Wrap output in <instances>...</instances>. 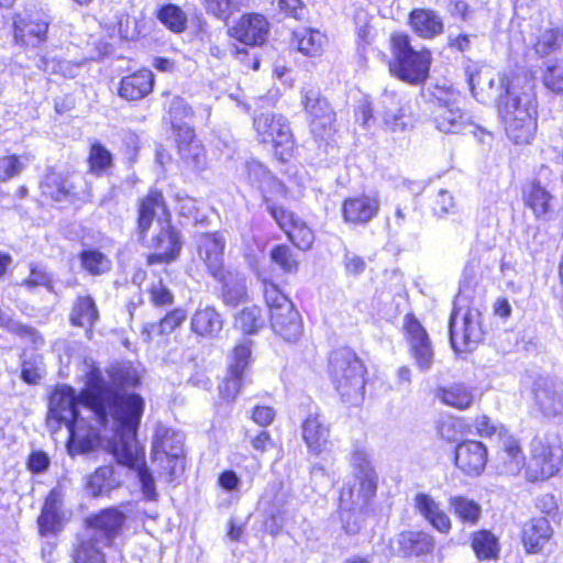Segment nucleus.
<instances>
[{
    "label": "nucleus",
    "instance_id": "10",
    "mask_svg": "<svg viewBox=\"0 0 563 563\" xmlns=\"http://www.w3.org/2000/svg\"><path fill=\"white\" fill-rule=\"evenodd\" d=\"M258 144L269 147L282 163L289 162L296 151V137L289 120L282 113L261 112L252 120Z\"/></svg>",
    "mask_w": 563,
    "mask_h": 563
},
{
    "label": "nucleus",
    "instance_id": "59",
    "mask_svg": "<svg viewBox=\"0 0 563 563\" xmlns=\"http://www.w3.org/2000/svg\"><path fill=\"white\" fill-rule=\"evenodd\" d=\"M243 376L244 374L228 369V373L219 387V394L223 401L231 402L238 397L242 389Z\"/></svg>",
    "mask_w": 563,
    "mask_h": 563
},
{
    "label": "nucleus",
    "instance_id": "28",
    "mask_svg": "<svg viewBox=\"0 0 563 563\" xmlns=\"http://www.w3.org/2000/svg\"><path fill=\"white\" fill-rule=\"evenodd\" d=\"M63 503L62 487H53L44 498L41 514L36 523L38 533L43 537L56 534L63 530V515L60 506Z\"/></svg>",
    "mask_w": 563,
    "mask_h": 563
},
{
    "label": "nucleus",
    "instance_id": "64",
    "mask_svg": "<svg viewBox=\"0 0 563 563\" xmlns=\"http://www.w3.org/2000/svg\"><path fill=\"white\" fill-rule=\"evenodd\" d=\"M276 418V411L272 406L256 405L252 408L250 419L258 427L265 429L271 426Z\"/></svg>",
    "mask_w": 563,
    "mask_h": 563
},
{
    "label": "nucleus",
    "instance_id": "15",
    "mask_svg": "<svg viewBox=\"0 0 563 563\" xmlns=\"http://www.w3.org/2000/svg\"><path fill=\"white\" fill-rule=\"evenodd\" d=\"M172 223V210L166 195L158 187H150L134 203V235L136 241L146 240L156 222Z\"/></svg>",
    "mask_w": 563,
    "mask_h": 563
},
{
    "label": "nucleus",
    "instance_id": "23",
    "mask_svg": "<svg viewBox=\"0 0 563 563\" xmlns=\"http://www.w3.org/2000/svg\"><path fill=\"white\" fill-rule=\"evenodd\" d=\"M397 554L424 561L435 553V538L424 529H408L396 534Z\"/></svg>",
    "mask_w": 563,
    "mask_h": 563
},
{
    "label": "nucleus",
    "instance_id": "31",
    "mask_svg": "<svg viewBox=\"0 0 563 563\" xmlns=\"http://www.w3.org/2000/svg\"><path fill=\"white\" fill-rule=\"evenodd\" d=\"M213 278L220 284V298L225 306L235 308L249 300L246 278L240 272L229 268Z\"/></svg>",
    "mask_w": 563,
    "mask_h": 563
},
{
    "label": "nucleus",
    "instance_id": "13",
    "mask_svg": "<svg viewBox=\"0 0 563 563\" xmlns=\"http://www.w3.org/2000/svg\"><path fill=\"white\" fill-rule=\"evenodd\" d=\"M482 312L475 307L463 310L454 306L449 318V336L452 349L461 353L474 351L485 339Z\"/></svg>",
    "mask_w": 563,
    "mask_h": 563
},
{
    "label": "nucleus",
    "instance_id": "46",
    "mask_svg": "<svg viewBox=\"0 0 563 563\" xmlns=\"http://www.w3.org/2000/svg\"><path fill=\"white\" fill-rule=\"evenodd\" d=\"M88 173L92 176H103L111 173L114 166L113 154L99 141L90 143L86 157Z\"/></svg>",
    "mask_w": 563,
    "mask_h": 563
},
{
    "label": "nucleus",
    "instance_id": "33",
    "mask_svg": "<svg viewBox=\"0 0 563 563\" xmlns=\"http://www.w3.org/2000/svg\"><path fill=\"white\" fill-rule=\"evenodd\" d=\"M301 429L308 451L316 456L320 455L329 443L330 424L319 412H314L303 419Z\"/></svg>",
    "mask_w": 563,
    "mask_h": 563
},
{
    "label": "nucleus",
    "instance_id": "11",
    "mask_svg": "<svg viewBox=\"0 0 563 563\" xmlns=\"http://www.w3.org/2000/svg\"><path fill=\"white\" fill-rule=\"evenodd\" d=\"M108 450L118 464L136 472L145 499L156 500L155 483L146 465L145 451L137 443V433L115 432L108 443Z\"/></svg>",
    "mask_w": 563,
    "mask_h": 563
},
{
    "label": "nucleus",
    "instance_id": "9",
    "mask_svg": "<svg viewBox=\"0 0 563 563\" xmlns=\"http://www.w3.org/2000/svg\"><path fill=\"white\" fill-rule=\"evenodd\" d=\"M264 302L273 332L287 343L303 335V321L290 298L269 278L261 280Z\"/></svg>",
    "mask_w": 563,
    "mask_h": 563
},
{
    "label": "nucleus",
    "instance_id": "12",
    "mask_svg": "<svg viewBox=\"0 0 563 563\" xmlns=\"http://www.w3.org/2000/svg\"><path fill=\"white\" fill-rule=\"evenodd\" d=\"M80 391L69 385H56L48 396V417L57 423H64L68 430L67 445L69 450L80 440V431L85 429V419L78 410Z\"/></svg>",
    "mask_w": 563,
    "mask_h": 563
},
{
    "label": "nucleus",
    "instance_id": "54",
    "mask_svg": "<svg viewBox=\"0 0 563 563\" xmlns=\"http://www.w3.org/2000/svg\"><path fill=\"white\" fill-rule=\"evenodd\" d=\"M111 387L124 391L125 388H135L141 384V376L137 371L126 364H119L111 368L109 373Z\"/></svg>",
    "mask_w": 563,
    "mask_h": 563
},
{
    "label": "nucleus",
    "instance_id": "17",
    "mask_svg": "<svg viewBox=\"0 0 563 563\" xmlns=\"http://www.w3.org/2000/svg\"><path fill=\"white\" fill-rule=\"evenodd\" d=\"M301 106L308 117V128L317 142H327L338 131L336 112L330 101L318 91L307 90L302 95Z\"/></svg>",
    "mask_w": 563,
    "mask_h": 563
},
{
    "label": "nucleus",
    "instance_id": "42",
    "mask_svg": "<svg viewBox=\"0 0 563 563\" xmlns=\"http://www.w3.org/2000/svg\"><path fill=\"white\" fill-rule=\"evenodd\" d=\"M415 507L424 520L438 532L449 534L452 529L450 516L426 493L415 496Z\"/></svg>",
    "mask_w": 563,
    "mask_h": 563
},
{
    "label": "nucleus",
    "instance_id": "53",
    "mask_svg": "<svg viewBox=\"0 0 563 563\" xmlns=\"http://www.w3.org/2000/svg\"><path fill=\"white\" fill-rule=\"evenodd\" d=\"M501 440L500 452L503 454V464L505 466L516 464L517 468L527 460L525 459L523 449L520 440L508 434L506 430L499 433Z\"/></svg>",
    "mask_w": 563,
    "mask_h": 563
},
{
    "label": "nucleus",
    "instance_id": "49",
    "mask_svg": "<svg viewBox=\"0 0 563 563\" xmlns=\"http://www.w3.org/2000/svg\"><path fill=\"white\" fill-rule=\"evenodd\" d=\"M449 505L462 523L473 527L479 522L482 507L475 500L463 495H456L449 499Z\"/></svg>",
    "mask_w": 563,
    "mask_h": 563
},
{
    "label": "nucleus",
    "instance_id": "19",
    "mask_svg": "<svg viewBox=\"0 0 563 563\" xmlns=\"http://www.w3.org/2000/svg\"><path fill=\"white\" fill-rule=\"evenodd\" d=\"M230 38L247 47H262L269 38L271 22L261 12H243L228 27Z\"/></svg>",
    "mask_w": 563,
    "mask_h": 563
},
{
    "label": "nucleus",
    "instance_id": "36",
    "mask_svg": "<svg viewBox=\"0 0 563 563\" xmlns=\"http://www.w3.org/2000/svg\"><path fill=\"white\" fill-rule=\"evenodd\" d=\"M531 49L540 59L563 51V26L551 23L549 26H538L531 42Z\"/></svg>",
    "mask_w": 563,
    "mask_h": 563
},
{
    "label": "nucleus",
    "instance_id": "7",
    "mask_svg": "<svg viewBox=\"0 0 563 563\" xmlns=\"http://www.w3.org/2000/svg\"><path fill=\"white\" fill-rule=\"evenodd\" d=\"M288 194L289 190L286 185L276 178H273L262 189V197L267 212L285 233L291 245L299 251L306 252L312 247L316 234L306 220L280 205V202L287 199Z\"/></svg>",
    "mask_w": 563,
    "mask_h": 563
},
{
    "label": "nucleus",
    "instance_id": "30",
    "mask_svg": "<svg viewBox=\"0 0 563 563\" xmlns=\"http://www.w3.org/2000/svg\"><path fill=\"white\" fill-rule=\"evenodd\" d=\"M224 325L221 312L212 305L195 309L190 317V331L199 339L213 340Z\"/></svg>",
    "mask_w": 563,
    "mask_h": 563
},
{
    "label": "nucleus",
    "instance_id": "24",
    "mask_svg": "<svg viewBox=\"0 0 563 563\" xmlns=\"http://www.w3.org/2000/svg\"><path fill=\"white\" fill-rule=\"evenodd\" d=\"M352 462L355 470L354 478L357 485V497L364 505H368L377 495L378 474L364 450H354L352 452Z\"/></svg>",
    "mask_w": 563,
    "mask_h": 563
},
{
    "label": "nucleus",
    "instance_id": "60",
    "mask_svg": "<svg viewBox=\"0 0 563 563\" xmlns=\"http://www.w3.org/2000/svg\"><path fill=\"white\" fill-rule=\"evenodd\" d=\"M408 346L417 366L422 371L429 369L434 357L431 340L415 342L408 344Z\"/></svg>",
    "mask_w": 563,
    "mask_h": 563
},
{
    "label": "nucleus",
    "instance_id": "35",
    "mask_svg": "<svg viewBox=\"0 0 563 563\" xmlns=\"http://www.w3.org/2000/svg\"><path fill=\"white\" fill-rule=\"evenodd\" d=\"M42 196L53 202L70 201L77 198V187L65 174L48 170L40 184Z\"/></svg>",
    "mask_w": 563,
    "mask_h": 563
},
{
    "label": "nucleus",
    "instance_id": "39",
    "mask_svg": "<svg viewBox=\"0 0 563 563\" xmlns=\"http://www.w3.org/2000/svg\"><path fill=\"white\" fill-rule=\"evenodd\" d=\"M434 398L443 406L459 411L470 409L475 400L473 388L462 382L438 386L434 389Z\"/></svg>",
    "mask_w": 563,
    "mask_h": 563
},
{
    "label": "nucleus",
    "instance_id": "4",
    "mask_svg": "<svg viewBox=\"0 0 563 563\" xmlns=\"http://www.w3.org/2000/svg\"><path fill=\"white\" fill-rule=\"evenodd\" d=\"M168 115L181 174L188 178L200 177L209 167V158L195 128L183 122L194 117L191 106L184 98L175 97L169 104Z\"/></svg>",
    "mask_w": 563,
    "mask_h": 563
},
{
    "label": "nucleus",
    "instance_id": "58",
    "mask_svg": "<svg viewBox=\"0 0 563 563\" xmlns=\"http://www.w3.org/2000/svg\"><path fill=\"white\" fill-rule=\"evenodd\" d=\"M402 331L408 344L430 339L427 330L412 312H408L405 314L402 322Z\"/></svg>",
    "mask_w": 563,
    "mask_h": 563
},
{
    "label": "nucleus",
    "instance_id": "51",
    "mask_svg": "<svg viewBox=\"0 0 563 563\" xmlns=\"http://www.w3.org/2000/svg\"><path fill=\"white\" fill-rule=\"evenodd\" d=\"M156 19L170 32L183 33L188 25L186 12L174 3L162 4L156 11Z\"/></svg>",
    "mask_w": 563,
    "mask_h": 563
},
{
    "label": "nucleus",
    "instance_id": "32",
    "mask_svg": "<svg viewBox=\"0 0 563 563\" xmlns=\"http://www.w3.org/2000/svg\"><path fill=\"white\" fill-rule=\"evenodd\" d=\"M99 319L100 312L95 298L91 295H78L68 314L70 325L85 329L86 336L91 339Z\"/></svg>",
    "mask_w": 563,
    "mask_h": 563
},
{
    "label": "nucleus",
    "instance_id": "47",
    "mask_svg": "<svg viewBox=\"0 0 563 563\" xmlns=\"http://www.w3.org/2000/svg\"><path fill=\"white\" fill-rule=\"evenodd\" d=\"M269 262L284 275H296L301 261L292 247L286 243L274 244L268 253Z\"/></svg>",
    "mask_w": 563,
    "mask_h": 563
},
{
    "label": "nucleus",
    "instance_id": "52",
    "mask_svg": "<svg viewBox=\"0 0 563 563\" xmlns=\"http://www.w3.org/2000/svg\"><path fill=\"white\" fill-rule=\"evenodd\" d=\"M206 13L217 20L227 22L240 12L246 0H200Z\"/></svg>",
    "mask_w": 563,
    "mask_h": 563
},
{
    "label": "nucleus",
    "instance_id": "43",
    "mask_svg": "<svg viewBox=\"0 0 563 563\" xmlns=\"http://www.w3.org/2000/svg\"><path fill=\"white\" fill-rule=\"evenodd\" d=\"M470 547L475 558L481 562L494 561L499 558V539L488 529L473 531L470 536Z\"/></svg>",
    "mask_w": 563,
    "mask_h": 563
},
{
    "label": "nucleus",
    "instance_id": "26",
    "mask_svg": "<svg viewBox=\"0 0 563 563\" xmlns=\"http://www.w3.org/2000/svg\"><path fill=\"white\" fill-rule=\"evenodd\" d=\"M487 448L476 440H464L455 448L454 463L466 476H478L487 464Z\"/></svg>",
    "mask_w": 563,
    "mask_h": 563
},
{
    "label": "nucleus",
    "instance_id": "1",
    "mask_svg": "<svg viewBox=\"0 0 563 563\" xmlns=\"http://www.w3.org/2000/svg\"><path fill=\"white\" fill-rule=\"evenodd\" d=\"M80 404L89 409L101 429L112 423L115 432H139L145 411V400L137 393L118 390L109 385L99 367L92 366L80 389Z\"/></svg>",
    "mask_w": 563,
    "mask_h": 563
},
{
    "label": "nucleus",
    "instance_id": "25",
    "mask_svg": "<svg viewBox=\"0 0 563 563\" xmlns=\"http://www.w3.org/2000/svg\"><path fill=\"white\" fill-rule=\"evenodd\" d=\"M155 75L147 67H140L123 75L118 84V96L128 101L143 100L154 91Z\"/></svg>",
    "mask_w": 563,
    "mask_h": 563
},
{
    "label": "nucleus",
    "instance_id": "21",
    "mask_svg": "<svg viewBox=\"0 0 563 563\" xmlns=\"http://www.w3.org/2000/svg\"><path fill=\"white\" fill-rule=\"evenodd\" d=\"M380 211L377 191H363L345 197L341 202V216L344 223L352 227H365L376 219Z\"/></svg>",
    "mask_w": 563,
    "mask_h": 563
},
{
    "label": "nucleus",
    "instance_id": "18",
    "mask_svg": "<svg viewBox=\"0 0 563 563\" xmlns=\"http://www.w3.org/2000/svg\"><path fill=\"white\" fill-rule=\"evenodd\" d=\"M49 16L43 11L14 13L12 15V37L15 45L35 48L48 40Z\"/></svg>",
    "mask_w": 563,
    "mask_h": 563
},
{
    "label": "nucleus",
    "instance_id": "38",
    "mask_svg": "<svg viewBox=\"0 0 563 563\" xmlns=\"http://www.w3.org/2000/svg\"><path fill=\"white\" fill-rule=\"evenodd\" d=\"M408 25L420 38L431 40L443 33L444 24L432 9L415 8L408 14Z\"/></svg>",
    "mask_w": 563,
    "mask_h": 563
},
{
    "label": "nucleus",
    "instance_id": "50",
    "mask_svg": "<svg viewBox=\"0 0 563 563\" xmlns=\"http://www.w3.org/2000/svg\"><path fill=\"white\" fill-rule=\"evenodd\" d=\"M538 410L544 418L551 419L563 416V397L549 387H539L534 391Z\"/></svg>",
    "mask_w": 563,
    "mask_h": 563
},
{
    "label": "nucleus",
    "instance_id": "6",
    "mask_svg": "<svg viewBox=\"0 0 563 563\" xmlns=\"http://www.w3.org/2000/svg\"><path fill=\"white\" fill-rule=\"evenodd\" d=\"M390 58L386 65L391 77L410 86H422L430 77L432 53L428 47L415 48L411 36L401 30L389 34Z\"/></svg>",
    "mask_w": 563,
    "mask_h": 563
},
{
    "label": "nucleus",
    "instance_id": "3",
    "mask_svg": "<svg viewBox=\"0 0 563 563\" xmlns=\"http://www.w3.org/2000/svg\"><path fill=\"white\" fill-rule=\"evenodd\" d=\"M128 515L118 506L91 512L84 519L85 529L92 536H80L73 545L70 563H108L103 548L115 547L126 528Z\"/></svg>",
    "mask_w": 563,
    "mask_h": 563
},
{
    "label": "nucleus",
    "instance_id": "63",
    "mask_svg": "<svg viewBox=\"0 0 563 563\" xmlns=\"http://www.w3.org/2000/svg\"><path fill=\"white\" fill-rule=\"evenodd\" d=\"M0 161L4 163V166L0 167V180L3 183L16 177L23 169V163L18 154L5 155Z\"/></svg>",
    "mask_w": 563,
    "mask_h": 563
},
{
    "label": "nucleus",
    "instance_id": "41",
    "mask_svg": "<svg viewBox=\"0 0 563 563\" xmlns=\"http://www.w3.org/2000/svg\"><path fill=\"white\" fill-rule=\"evenodd\" d=\"M415 507L424 520L438 532L449 534L452 529L450 516L426 493L415 496Z\"/></svg>",
    "mask_w": 563,
    "mask_h": 563
},
{
    "label": "nucleus",
    "instance_id": "44",
    "mask_svg": "<svg viewBox=\"0 0 563 563\" xmlns=\"http://www.w3.org/2000/svg\"><path fill=\"white\" fill-rule=\"evenodd\" d=\"M290 41L302 55L318 57L323 53L325 36L316 29L303 27L292 31Z\"/></svg>",
    "mask_w": 563,
    "mask_h": 563
},
{
    "label": "nucleus",
    "instance_id": "27",
    "mask_svg": "<svg viewBox=\"0 0 563 563\" xmlns=\"http://www.w3.org/2000/svg\"><path fill=\"white\" fill-rule=\"evenodd\" d=\"M224 250L225 241L219 232H206L201 235L197 245L198 256L212 277L229 269L224 263Z\"/></svg>",
    "mask_w": 563,
    "mask_h": 563
},
{
    "label": "nucleus",
    "instance_id": "48",
    "mask_svg": "<svg viewBox=\"0 0 563 563\" xmlns=\"http://www.w3.org/2000/svg\"><path fill=\"white\" fill-rule=\"evenodd\" d=\"M80 267L90 276H101L112 268V261L108 254L98 247H85L78 253Z\"/></svg>",
    "mask_w": 563,
    "mask_h": 563
},
{
    "label": "nucleus",
    "instance_id": "16",
    "mask_svg": "<svg viewBox=\"0 0 563 563\" xmlns=\"http://www.w3.org/2000/svg\"><path fill=\"white\" fill-rule=\"evenodd\" d=\"M460 92L435 85L430 93V110L434 126L444 133H459L466 125V118L459 106Z\"/></svg>",
    "mask_w": 563,
    "mask_h": 563
},
{
    "label": "nucleus",
    "instance_id": "34",
    "mask_svg": "<svg viewBox=\"0 0 563 563\" xmlns=\"http://www.w3.org/2000/svg\"><path fill=\"white\" fill-rule=\"evenodd\" d=\"M122 481L113 464H104L96 467L87 475L84 488L93 498L110 495L120 488Z\"/></svg>",
    "mask_w": 563,
    "mask_h": 563
},
{
    "label": "nucleus",
    "instance_id": "29",
    "mask_svg": "<svg viewBox=\"0 0 563 563\" xmlns=\"http://www.w3.org/2000/svg\"><path fill=\"white\" fill-rule=\"evenodd\" d=\"M521 198L536 219H545L553 211L554 197L540 179L527 181L522 186Z\"/></svg>",
    "mask_w": 563,
    "mask_h": 563
},
{
    "label": "nucleus",
    "instance_id": "2",
    "mask_svg": "<svg viewBox=\"0 0 563 563\" xmlns=\"http://www.w3.org/2000/svg\"><path fill=\"white\" fill-rule=\"evenodd\" d=\"M503 95L498 112L506 135L516 145L529 144L538 128V92L534 74L516 67L499 74Z\"/></svg>",
    "mask_w": 563,
    "mask_h": 563
},
{
    "label": "nucleus",
    "instance_id": "40",
    "mask_svg": "<svg viewBox=\"0 0 563 563\" xmlns=\"http://www.w3.org/2000/svg\"><path fill=\"white\" fill-rule=\"evenodd\" d=\"M415 507L424 520L438 532L449 534L452 529L450 516L426 493L415 496Z\"/></svg>",
    "mask_w": 563,
    "mask_h": 563
},
{
    "label": "nucleus",
    "instance_id": "22",
    "mask_svg": "<svg viewBox=\"0 0 563 563\" xmlns=\"http://www.w3.org/2000/svg\"><path fill=\"white\" fill-rule=\"evenodd\" d=\"M187 318L184 307H174L158 320L147 322L141 328L142 340L156 346H166L170 342V335L183 328Z\"/></svg>",
    "mask_w": 563,
    "mask_h": 563
},
{
    "label": "nucleus",
    "instance_id": "45",
    "mask_svg": "<svg viewBox=\"0 0 563 563\" xmlns=\"http://www.w3.org/2000/svg\"><path fill=\"white\" fill-rule=\"evenodd\" d=\"M233 328L243 335H255L265 328L263 309L258 305L243 307L233 317Z\"/></svg>",
    "mask_w": 563,
    "mask_h": 563
},
{
    "label": "nucleus",
    "instance_id": "56",
    "mask_svg": "<svg viewBox=\"0 0 563 563\" xmlns=\"http://www.w3.org/2000/svg\"><path fill=\"white\" fill-rule=\"evenodd\" d=\"M252 344L250 339H242L231 350V361L228 369L244 374L252 360Z\"/></svg>",
    "mask_w": 563,
    "mask_h": 563
},
{
    "label": "nucleus",
    "instance_id": "5",
    "mask_svg": "<svg viewBox=\"0 0 563 563\" xmlns=\"http://www.w3.org/2000/svg\"><path fill=\"white\" fill-rule=\"evenodd\" d=\"M327 371L343 404L347 407H361L364 404L368 371L352 347L333 349L328 355Z\"/></svg>",
    "mask_w": 563,
    "mask_h": 563
},
{
    "label": "nucleus",
    "instance_id": "62",
    "mask_svg": "<svg viewBox=\"0 0 563 563\" xmlns=\"http://www.w3.org/2000/svg\"><path fill=\"white\" fill-rule=\"evenodd\" d=\"M277 3L278 12L285 18L295 19L300 21L308 12L307 5L303 0H275Z\"/></svg>",
    "mask_w": 563,
    "mask_h": 563
},
{
    "label": "nucleus",
    "instance_id": "37",
    "mask_svg": "<svg viewBox=\"0 0 563 563\" xmlns=\"http://www.w3.org/2000/svg\"><path fill=\"white\" fill-rule=\"evenodd\" d=\"M552 536L553 529L547 518H532L521 532V543L526 553L538 554L551 541Z\"/></svg>",
    "mask_w": 563,
    "mask_h": 563
},
{
    "label": "nucleus",
    "instance_id": "55",
    "mask_svg": "<svg viewBox=\"0 0 563 563\" xmlns=\"http://www.w3.org/2000/svg\"><path fill=\"white\" fill-rule=\"evenodd\" d=\"M541 82L545 89L555 95H563V60L556 59L545 64L541 71Z\"/></svg>",
    "mask_w": 563,
    "mask_h": 563
},
{
    "label": "nucleus",
    "instance_id": "20",
    "mask_svg": "<svg viewBox=\"0 0 563 563\" xmlns=\"http://www.w3.org/2000/svg\"><path fill=\"white\" fill-rule=\"evenodd\" d=\"M153 460L166 462L167 478L174 481L177 472L185 468L183 437L170 429L156 432L153 441Z\"/></svg>",
    "mask_w": 563,
    "mask_h": 563
},
{
    "label": "nucleus",
    "instance_id": "14",
    "mask_svg": "<svg viewBox=\"0 0 563 563\" xmlns=\"http://www.w3.org/2000/svg\"><path fill=\"white\" fill-rule=\"evenodd\" d=\"M137 243L147 251L144 262L148 267L166 268L179 260L184 246L181 232L173 222L161 224L154 234L148 233L146 240Z\"/></svg>",
    "mask_w": 563,
    "mask_h": 563
},
{
    "label": "nucleus",
    "instance_id": "57",
    "mask_svg": "<svg viewBox=\"0 0 563 563\" xmlns=\"http://www.w3.org/2000/svg\"><path fill=\"white\" fill-rule=\"evenodd\" d=\"M146 292L148 295L150 303L157 309H163L173 306L175 302V295L159 278L157 282L148 285Z\"/></svg>",
    "mask_w": 563,
    "mask_h": 563
},
{
    "label": "nucleus",
    "instance_id": "8",
    "mask_svg": "<svg viewBox=\"0 0 563 563\" xmlns=\"http://www.w3.org/2000/svg\"><path fill=\"white\" fill-rule=\"evenodd\" d=\"M563 470V443L559 435H534L529 445L526 462L518 474L528 484H543L561 474Z\"/></svg>",
    "mask_w": 563,
    "mask_h": 563
},
{
    "label": "nucleus",
    "instance_id": "61",
    "mask_svg": "<svg viewBox=\"0 0 563 563\" xmlns=\"http://www.w3.org/2000/svg\"><path fill=\"white\" fill-rule=\"evenodd\" d=\"M430 208L434 216L444 217L453 212L456 208L454 198L446 189H439L430 199Z\"/></svg>",
    "mask_w": 563,
    "mask_h": 563
}]
</instances>
